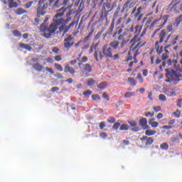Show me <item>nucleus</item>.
<instances>
[{
	"mask_svg": "<svg viewBox=\"0 0 182 182\" xmlns=\"http://www.w3.org/2000/svg\"><path fill=\"white\" fill-rule=\"evenodd\" d=\"M66 7H62L60 9L57 10V13L53 18V23H52L49 27L47 26L48 21H49L50 16L46 15L45 16V19L43 20V23L41 24L39 31L40 32H43L44 34H43V36L44 38H46L47 39H49L50 36H52V33H55L56 32V29H58V26H60V25H68L69 22H70V15H73V11L70 10L68 11L66 15L65 18L67 19L62 18V16L65 15V13L66 12Z\"/></svg>",
	"mask_w": 182,
	"mask_h": 182,
	"instance_id": "obj_1",
	"label": "nucleus"
},
{
	"mask_svg": "<svg viewBox=\"0 0 182 182\" xmlns=\"http://www.w3.org/2000/svg\"><path fill=\"white\" fill-rule=\"evenodd\" d=\"M159 41L155 42V48L158 55H161L164 50L166 55H170L169 48L177 44V41L180 38L178 36L167 35V30L163 29L159 34Z\"/></svg>",
	"mask_w": 182,
	"mask_h": 182,
	"instance_id": "obj_2",
	"label": "nucleus"
},
{
	"mask_svg": "<svg viewBox=\"0 0 182 182\" xmlns=\"http://www.w3.org/2000/svg\"><path fill=\"white\" fill-rule=\"evenodd\" d=\"M166 65H168V66H171V65H173L176 70L170 68L165 69V76L167 77L165 82L171 83L173 80H177V79H180V77H181L182 68H178V66H177V60L168 59L166 62Z\"/></svg>",
	"mask_w": 182,
	"mask_h": 182,
	"instance_id": "obj_3",
	"label": "nucleus"
},
{
	"mask_svg": "<svg viewBox=\"0 0 182 182\" xmlns=\"http://www.w3.org/2000/svg\"><path fill=\"white\" fill-rule=\"evenodd\" d=\"M120 49V42L117 41V40H114L111 41L109 44H105L102 46V55L105 58H110L113 59V60H117V59H120V55L117 54V51ZM114 53V54L113 55Z\"/></svg>",
	"mask_w": 182,
	"mask_h": 182,
	"instance_id": "obj_4",
	"label": "nucleus"
},
{
	"mask_svg": "<svg viewBox=\"0 0 182 182\" xmlns=\"http://www.w3.org/2000/svg\"><path fill=\"white\" fill-rule=\"evenodd\" d=\"M143 11H144V8L142 6H139L138 8L135 6L132 11L129 18H127L126 24L130 23L132 21H137V22H140L141 19H143V16H144V14H143Z\"/></svg>",
	"mask_w": 182,
	"mask_h": 182,
	"instance_id": "obj_5",
	"label": "nucleus"
},
{
	"mask_svg": "<svg viewBox=\"0 0 182 182\" xmlns=\"http://www.w3.org/2000/svg\"><path fill=\"white\" fill-rule=\"evenodd\" d=\"M146 43L147 42L144 41L142 43H138L136 44L132 43L131 45L129 53V55H133V59L135 63H137L139 62V60H137V56L140 55V52L139 51L140 48H143V46H146Z\"/></svg>",
	"mask_w": 182,
	"mask_h": 182,
	"instance_id": "obj_6",
	"label": "nucleus"
},
{
	"mask_svg": "<svg viewBox=\"0 0 182 182\" xmlns=\"http://www.w3.org/2000/svg\"><path fill=\"white\" fill-rule=\"evenodd\" d=\"M102 33H103V31H99L93 38V43L90 46V49H89V53L91 55V53L97 49V47L99 46L100 43V37L102 36ZM96 42V43H95Z\"/></svg>",
	"mask_w": 182,
	"mask_h": 182,
	"instance_id": "obj_7",
	"label": "nucleus"
},
{
	"mask_svg": "<svg viewBox=\"0 0 182 182\" xmlns=\"http://www.w3.org/2000/svg\"><path fill=\"white\" fill-rule=\"evenodd\" d=\"M83 68V70H81V77H89V76H90L89 73H92V70H93V68L89 63L84 64Z\"/></svg>",
	"mask_w": 182,
	"mask_h": 182,
	"instance_id": "obj_8",
	"label": "nucleus"
},
{
	"mask_svg": "<svg viewBox=\"0 0 182 182\" xmlns=\"http://www.w3.org/2000/svg\"><path fill=\"white\" fill-rule=\"evenodd\" d=\"M74 38L72 36V35H69L67 38L64 39V48L69 50L73 45H75V42L72 41H73Z\"/></svg>",
	"mask_w": 182,
	"mask_h": 182,
	"instance_id": "obj_9",
	"label": "nucleus"
},
{
	"mask_svg": "<svg viewBox=\"0 0 182 182\" xmlns=\"http://www.w3.org/2000/svg\"><path fill=\"white\" fill-rule=\"evenodd\" d=\"M125 36H126V32H124L117 38V39L118 40V42L119 41L121 42L120 48H123L127 44V41H126Z\"/></svg>",
	"mask_w": 182,
	"mask_h": 182,
	"instance_id": "obj_10",
	"label": "nucleus"
},
{
	"mask_svg": "<svg viewBox=\"0 0 182 182\" xmlns=\"http://www.w3.org/2000/svg\"><path fill=\"white\" fill-rule=\"evenodd\" d=\"M53 2H55V0H39L38 5L46 8V9H48V7L50 6Z\"/></svg>",
	"mask_w": 182,
	"mask_h": 182,
	"instance_id": "obj_11",
	"label": "nucleus"
},
{
	"mask_svg": "<svg viewBox=\"0 0 182 182\" xmlns=\"http://www.w3.org/2000/svg\"><path fill=\"white\" fill-rule=\"evenodd\" d=\"M45 9H46V8L38 4L36 16H45L46 14V11H45Z\"/></svg>",
	"mask_w": 182,
	"mask_h": 182,
	"instance_id": "obj_12",
	"label": "nucleus"
},
{
	"mask_svg": "<svg viewBox=\"0 0 182 182\" xmlns=\"http://www.w3.org/2000/svg\"><path fill=\"white\" fill-rule=\"evenodd\" d=\"M139 126L143 129V130H147L150 128L149 124H147V119L145 117H141L139 119Z\"/></svg>",
	"mask_w": 182,
	"mask_h": 182,
	"instance_id": "obj_13",
	"label": "nucleus"
},
{
	"mask_svg": "<svg viewBox=\"0 0 182 182\" xmlns=\"http://www.w3.org/2000/svg\"><path fill=\"white\" fill-rule=\"evenodd\" d=\"M93 33H95V28L92 27L88 34L83 38V43H86L92 41V38H93Z\"/></svg>",
	"mask_w": 182,
	"mask_h": 182,
	"instance_id": "obj_14",
	"label": "nucleus"
},
{
	"mask_svg": "<svg viewBox=\"0 0 182 182\" xmlns=\"http://www.w3.org/2000/svg\"><path fill=\"white\" fill-rule=\"evenodd\" d=\"M93 33H95V28L92 27L88 34L83 38V43H86L92 41V38H93Z\"/></svg>",
	"mask_w": 182,
	"mask_h": 182,
	"instance_id": "obj_15",
	"label": "nucleus"
},
{
	"mask_svg": "<svg viewBox=\"0 0 182 182\" xmlns=\"http://www.w3.org/2000/svg\"><path fill=\"white\" fill-rule=\"evenodd\" d=\"M4 5H9L10 9L18 8V3L15 2V0H3Z\"/></svg>",
	"mask_w": 182,
	"mask_h": 182,
	"instance_id": "obj_16",
	"label": "nucleus"
},
{
	"mask_svg": "<svg viewBox=\"0 0 182 182\" xmlns=\"http://www.w3.org/2000/svg\"><path fill=\"white\" fill-rule=\"evenodd\" d=\"M128 123L130 126V127H132L131 129L132 132H140V128H139V126H137V122L136 121H128Z\"/></svg>",
	"mask_w": 182,
	"mask_h": 182,
	"instance_id": "obj_17",
	"label": "nucleus"
},
{
	"mask_svg": "<svg viewBox=\"0 0 182 182\" xmlns=\"http://www.w3.org/2000/svg\"><path fill=\"white\" fill-rule=\"evenodd\" d=\"M93 52H94V58L96 62H99V56H100V60H102V59L105 58V54H102V51H99L97 50V49H96V50H94Z\"/></svg>",
	"mask_w": 182,
	"mask_h": 182,
	"instance_id": "obj_18",
	"label": "nucleus"
},
{
	"mask_svg": "<svg viewBox=\"0 0 182 182\" xmlns=\"http://www.w3.org/2000/svg\"><path fill=\"white\" fill-rule=\"evenodd\" d=\"M140 140L141 141L146 140V142L145 144V145L146 146H151V144L154 143V139H153V138L151 137H148L147 136H143L141 138H140Z\"/></svg>",
	"mask_w": 182,
	"mask_h": 182,
	"instance_id": "obj_19",
	"label": "nucleus"
},
{
	"mask_svg": "<svg viewBox=\"0 0 182 182\" xmlns=\"http://www.w3.org/2000/svg\"><path fill=\"white\" fill-rule=\"evenodd\" d=\"M64 73H70V75H75V73H76V71L75 70V68L70 67V65L68 64L64 68Z\"/></svg>",
	"mask_w": 182,
	"mask_h": 182,
	"instance_id": "obj_20",
	"label": "nucleus"
},
{
	"mask_svg": "<svg viewBox=\"0 0 182 182\" xmlns=\"http://www.w3.org/2000/svg\"><path fill=\"white\" fill-rule=\"evenodd\" d=\"M141 38L140 37V35L136 34L130 41V43L132 44L137 45V43H141Z\"/></svg>",
	"mask_w": 182,
	"mask_h": 182,
	"instance_id": "obj_21",
	"label": "nucleus"
},
{
	"mask_svg": "<svg viewBox=\"0 0 182 182\" xmlns=\"http://www.w3.org/2000/svg\"><path fill=\"white\" fill-rule=\"evenodd\" d=\"M132 2V0H127L123 5L121 12H129L130 11V7L129 4Z\"/></svg>",
	"mask_w": 182,
	"mask_h": 182,
	"instance_id": "obj_22",
	"label": "nucleus"
},
{
	"mask_svg": "<svg viewBox=\"0 0 182 182\" xmlns=\"http://www.w3.org/2000/svg\"><path fill=\"white\" fill-rule=\"evenodd\" d=\"M33 68L37 71V72H42L43 69H45V66H43L42 64L39 63H36L33 64Z\"/></svg>",
	"mask_w": 182,
	"mask_h": 182,
	"instance_id": "obj_23",
	"label": "nucleus"
},
{
	"mask_svg": "<svg viewBox=\"0 0 182 182\" xmlns=\"http://www.w3.org/2000/svg\"><path fill=\"white\" fill-rule=\"evenodd\" d=\"M114 29V18L112 21L109 28H108V31L106 34L104 35L105 38L107 36V35H112L113 33V31Z\"/></svg>",
	"mask_w": 182,
	"mask_h": 182,
	"instance_id": "obj_24",
	"label": "nucleus"
},
{
	"mask_svg": "<svg viewBox=\"0 0 182 182\" xmlns=\"http://www.w3.org/2000/svg\"><path fill=\"white\" fill-rule=\"evenodd\" d=\"M156 118H151L149 119V124L153 128L156 129V127H159V122L154 121Z\"/></svg>",
	"mask_w": 182,
	"mask_h": 182,
	"instance_id": "obj_25",
	"label": "nucleus"
},
{
	"mask_svg": "<svg viewBox=\"0 0 182 182\" xmlns=\"http://www.w3.org/2000/svg\"><path fill=\"white\" fill-rule=\"evenodd\" d=\"M123 32V28H120V27H117L116 28V31H114V33L112 34V38H114V39H116L117 38L119 37V36Z\"/></svg>",
	"mask_w": 182,
	"mask_h": 182,
	"instance_id": "obj_26",
	"label": "nucleus"
},
{
	"mask_svg": "<svg viewBox=\"0 0 182 182\" xmlns=\"http://www.w3.org/2000/svg\"><path fill=\"white\" fill-rule=\"evenodd\" d=\"M141 23H145V25H146V28H149V25H150V23H151V18H150L147 16L144 17Z\"/></svg>",
	"mask_w": 182,
	"mask_h": 182,
	"instance_id": "obj_27",
	"label": "nucleus"
},
{
	"mask_svg": "<svg viewBox=\"0 0 182 182\" xmlns=\"http://www.w3.org/2000/svg\"><path fill=\"white\" fill-rule=\"evenodd\" d=\"M141 29H143V26L136 25L134 27V34L135 35H140V33L141 32Z\"/></svg>",
	"mask_w": 182,
	"mask_h": 182,
	"instance_id": "obj_28",
	"label": "nucleus"
},
{
	"mask_svg": "<svg viewBox=\"0 0 182 182\" xmlns=\"http://www.w3.org/2000/svg\"><path fill=\"white\" fill-rule=\"evenodd\" d=\"M166 23H167V19H165L164 21V23H163L161 25L159 26V27H160L159 28H156V29L154 31V32L152 36H153V37L156 36V33H157V32H159L160 29L164 28V26L166 25Z\"/></svg>",
	"mask_w": 182,
	"mask_h": 182,
	"instance_id": "obj_29",
	"label": "nucleus"
},
{
	"mask_svg": "<svg viewBox=\"0 0 182 182\" xmlns=\"http://www.w3.org/2000/svg\"><path fill=\"white\" fill-rule=\"evenodd\" d=\"M100 90H105L107 87V82H102L97 85Z\"/></svg>",
	"mask_w": 182,
	"mask_h": 182,
	"instance_id": "obj_30",
	"label": "nucleus"
},
{
	"mask_svg": "<svg viewBox=\"0 0 182 182\" xmlns=\"http://www.w3.org/2000/svg\"><path fill=\"white\" fill-rule=\"evenodd\" d=\"M60 32H63V33H66L69 31V28L65 26V24H62L59 28Z\"/></svg>",
	"mask_w": 182,
	"mask_h": 182,
	"instance_id": "obj_31",
	"label": "nucleus"
},
{
	"mask_svg": "<svg viewBox=\"0 0 182 182\" xmlns=\"http://www.w3.org/2000/svg\"><path fill=\"white\" fill-rule=\"evenodd\" d=\"M63 5H69L66 9H70V8L73 6V3L71 1V0H63Z\"/></svg>",
	"mask_w": 182,
	"mask_h": 182,
	"instance_id": "obj_32",
	"label": "nucleus"
},
{
	"mask_svg": "<svg viewBox=\"0 0 182 182\" xmlns=\"http://www.w3.org/2000/svg\"><path fill=\"white\" fill-rule=\"evenodd\" d=\"M81 8V9H83L85 8V1L84 0H78L77 1H75V6H79Z\"/></svg>",
	"mask_w": 182,
	"mask_h": 182,
	"instance_id": "obj_33",
	"label": "nucleus"
},
{
	"mask_svg": "<svg viewBox=\"0 0 182 182\" xmlns=\"http://www.w3.org/2000/svg\"><path fill=\"white\" fill-rule=\"evenodd\" d=\"M61 1L62 0H57L53 5V9H56L59 8V6H62V5H63V3H61Z\"/></svg>",
	"mask_w": 182,
	"mask_h": 182,
	"instance_id": "obj_34",
	"label": "nucleus"
},
{
	"mask_svg": "<svg viewBox=\"0 0 182 182\" xmlns=\"http://www.w3.org/2000/svg\"><path fill=\"white\" fill-rule=\"evenodd\" d=\"M156 133V130H153V129H148L145 131L146 136H154Z\"/></svg>",
	"mask_w": 182,
	"mask_h": 182,
	"instance_id": "obj_35",
	"label": "nucleus"
},
{
	"mask_svg": "<svg viewBox=\"0 0 182 182\" xmlns=\"http://www.w3.org/2000/svg\"><path fill=\"white\" fill-rule=\"evenodd\" d=\"M19 46L23 49H26V50H32V47L28 44L20 43Z\"/></svg>",
	"mask_w": 182,
	"mask_h": 182,
	"instance_id": "obj_36",
	"label": "nucleus"
},
{
	"mask_svg": "<svg viewBox=\"0 0 182 182\" xmlns=\"http://www.w3.org/2000/svg\"><path fill=\"white\" fill-rule=\"evenodd\" d=\"M128 82L130 86H136V85H137V81L133 77H128Z\"/></svg>",
	"mask_w": 182,
	"mask_h": 182,
	"instance_id": "obj_37",
	"label": "nucleus"
},
{
	"mask_svg": "<svg viewBox=\"0 0 182 182\" xmlns=\"http://www.w3.org/2000/svg\"><path fill=\"white\" fill-rule=\"evenodd\" d=\"M96 85V80L90 78L87 80V86H95Z\"/></svg>",
	"mask_w": 182,
	"mask_h": 182,
	"instance_id": "obj_38",
	"label": "nucleus"
},
{
	"mask_svg": "<svg viewBox=\"0 0 182 182\" xmlns=\"http://www.w3.org/2000/svg\"><path fill=\"white\" fill-rule=\"evenodd\" d=\"M129 129H130V126H129L127 124H122L119 127V130L121 131L129 130Z\"/></svg>",
	"mask_w": 182,
	"mask_h": 182,
	"instance_id": "obj_39",
	"label": "nucleus"
},
{
	"mask_svg": "<svg viewBox=\"0 0 182 182\" xmlns=\"http://www.w3.org/2000/svg\"><path fill=\"white\" fill-rule=\"evenodd\" d=\"M42 21L43 20L42 19V18H41V16H36L34 19V23L35 25H39L41 22H42Z\"/></svg>",
	"mask_w": 182,
	"mask_h": 182,
	"instance_id": "obj_40",
	"label": "nucleus"
},
{
	"mask_svg": "<svg viewBox=\"0 0 182 182\" xmlns=\"http://www.w3.org/2000/svg\"><path fill=\"white\" fill-rule=\"evenodd\" d=\"M54 67L55 68L56 70H59V72H63V67L60 64L55 63Z\"/></svg>",
	"mask_w": 182,
	"mask_h": 182,
	"instance_id": "obj_41",
	"label": "nucleus"
},
{
	"mask_svg": "<svg viewBox=\"0 0 182 182\" xmlns=\"http://www.w3.org/2000/svg\"><path fill=\"white\" fill-rule=\"evenodd\" d=\"M161 19H163V17H161V16H160L159 18H155L151 23V26H154V25H157V23H159V22H160Z\"/></svg>",
	"mask_w": 182,
	"mask_h": 182,
	"instance_id": "obj_42",
	"label": "nucleus"
},
{
	"mask_svg": "<svg viewBox=\"0 0 182 182\" xmlns=\"http://www.w3.org/2000/svg\"><path fill=\"white\" fill-rule=\"evenodd\" d=\"M160 148L161 149V150H168V144L162 143L160 144Z\"/></svg>",
	"mask_w": 182,
	"mask_h": 182,
	"instance_id": "obj_43",
	"label": "nucleus"
},
{
	"mask_svg": "<svg viewBox=\"0 0 182 182\" xmlns=\"http://www.w3.org/2000/svg\"><path fill=\"white\" fill-rule=\"evenodd\" d=\"M12 33L14 36H16L17 38H21V36H22V33H21L20 31L18 30H14L12 31Z\"/></svg>",
	"mask_w": 182,
	"mask_h": 182,
	"instance_id": "obj_44",
	"label": "nucleus"
},
{
	"mask_svg": "<svg viewBox=\"0 0 182 182\" xmlns=\"http://www.w3.org/2000/svg\"><path fill=\"white\" fill-rule=\"evenodd\" d=\"M15 12H16V15H23V14L26 13V11L19 8V9H16Z\"/></svg>",
	"mask_w": 182,
	"mask_h": 182,
	"instance_id": "obj_45",
	"label": "nucleus"
},
{
	"mask_svg": "<svg viewBox=\"0 0 182 182\" xmlns=\"http://www.w3.org/2000/svg\"><path fill=\"white\" fill-rule=\"evenodd\" d=\"M107 123H110L111 124H113V123H116V118L113 117H110L107 119Z\"/></svg>",
	"mask_w": 182,
	"mask_h": 182,
	"instance_id": "obj_46",
	"label": "nucleus"
},
{
	"mask_svg": "<svg viewBox=\"0 0 182 182\" xmlns=\"http://www.w3.org/2000/svg\"><path fill=\"white\" fill-rule=\"evenodd\" d=\"M52 52L55 53V55H59V53H60V49H59L58 47H53Z\"/></svg>",
	"mask_w": 182,
	"mask_h": 182,
	"instance_id": "obj_47",
	"label": "nucleus"
},
{
	"mask_svg": "<svg viewBox=\"0 0 182 182\" xmlns=\"http://www.w3.org/2000/svg\"><path fill=\"white\" fill-rule=\"evenodd\" d=\"M120 6H118L114 14V18H116L119 16V14H120Z\"/></svg>",
	"mask_w": 182,
	"mask_h": 182,
	"instance_id": "obj_48",
	"label": "nucleus"
},
{
	"mask_svg": "<svg viewBox=\"0 0 182 182\" xmlns=\"http://www.w3.org/2000/svg\"><path fill=\"white\" fill-rule=\"evenodd\" d=\"M173 114L176 117V119H178L181 114V111L177 109L173 112Z\"/></svg>",
	"mask_w": 182,
	"mask_h": 182,
	"instance_id": "obj_49",
	"label": "nucleus"
},
{
	"mask_svg": "<svg viewBox=\"0 0 182 182\" xmlns=\"http://www.w3.org/2000/svg\"><path fill=\"white\" fill-rule=\"evenodd\" d=\"M130 60H133V54H129L128 52V55L127 58L124 60V62H129Z\"/></svg>",
	"mask_w": 182,
	"mask_h": 182,
	"instance_id": "obj_50",
	"label": "nucleus"
},
{
	"mask_svg": "<svg viewBox=\"0 0 182 182\" xmlns=\"http://www.w3.org/2000/svg\"><path fill=\"white\" fill-rule=\"evenodd\" d=\"M134 95V92H127L124 94V97L127 99H129L130 97H132Z\"/></svg>",
	"mask_w": 182,
	"mask_h": 182,
	"instance_id": "obj_51",
	"label": "nucleus"
},
{
	"mask_svg": "<svg viewBox=\"0 0 182 182\" xmlns=\"http://www.w3.org/2000/svg\"><path fill=\"white\" fill-rule=\"evenodd\" d=\"M136 79H138V80H139V83H141V85L143 83V82H144V80L143 79V77L141 76V74H140V73L137 74Z\"/></svg>",
	"mask_w": 182,
	"mask_h": 182,
	"instance_id": "obj_52",
	"label": "nucleus"
},
{
	"mask_svg": "<svg viewBox=\"0 0 182 182\" xmlns=\"http://www.w3.org/2000/svg\"><path fill=\"white\" fill-rule=\"evenodd\" d=\"M32 5H33V1H29L24 4V7L26 8V9H29V8L32 6Z\"/></svg>",
	"mask_w": 182,
	"mask_h": 182,
	"instance_id": "obj_53",
	"label": "nucleus"
},
{
	"mask_svg": "<svg viewBox=\"0 0 182 182\" xmlns=\"http://www.w3.org/2000/svg\"><path fill=\"white\" fill-rule=\"evenodd\" d=\"M119 127H120V123L119 122H115L112 126V129H114V130H118Z\"/></svg>",
	"mask_w": 182,
	"mask_h": 182,
	"instance_id": "obj_54",
	"label": "nucleus"
},
{
	"mask_svg": "<svg viewBox=\"0 0 182 182\" xmlns=\"http://www.w3.org/2000/svg\"><path fill=\"white\" fill-rule=\"evenodd\" d=\"M83 96H90V95H92V90H87L86 91H85L83 93H82Z\"/></svg>",
	"mask_w": 182,
	"mask_h": 182,
	"instance_id": "obj_55",
	"label": "nucleus"
},
{
	"mask_svg": "<svg viewBox=\"0 0 182 182\" xmlns=\"http://www.w3.org/2000/svg\"><path fill=\"white\" fill-rule=\"evenodd\" d=\"M153 109L156 113H159V112H161V107L160 106H156V107H153Z\"/></svg>",
	"mask_w": 182,
	"mask_h": 182,
	"instance_id": "obj_56",
	"label": "nucleus"
},
{
	"mask_svg": "<svg viewBox=\"0 0 182 182\" xmlns=\"http://www.w3.org/2000/svg\"><path fill=\"white\" fill-rule=\"evenodd\" d=\"M100 137H101V139H107V134L106 132L100 133Z\"/></svg>",
	"mask_w": 182,
	"mask_h": 182,
	"instance_id": "obj_57",
	"label": "nucleus"
},
{
	"mask_svg": "<svg viewBox=\"0 0 182 182\" xmlns=\"http://www.w3.org/2000/svg\"><path fill=\"white\" fill-rule=\"evenodd\" d=\"M91 97L92 100H100V97L97 95H93Z\"/></svg>",
	"mask_w": 182,
	"mask_h": 182,
	"instance_id": "obj_58",
	"label": "nucleus"
},
{
	"mask_svg": "<svg viewBox=\"0 0 182 182\" xmlns=\"http://www.w3.org/2000/svg\"><path fill=\"white\" fill-rule=\"evenodd\" d=\"M54 59L55 62H60V60H62V57L59 55H57L54 57Z\"/></svg>",
	"mask_w": 182,
	"mask_h": 182,
	"instance_id": "obj_59",
	"label": "nucleus"
},
{
	"mask_svg": "<svg viewBox=\"0 0 182 182\" xmlns=\"http://www.w3.org/2000/svg\"><path fill=\"white\" fill-rule=\"evenodd\" d=\"M147 28L146 27L145 28L143 29L142 32L140 34V37L143 38V36H144V35H146V32H147Z\"/></svg>",
	"mask_w": 182,
	"mask_h": 182,
	"instance_id": "obj_60",
	"label": "nucleus"
},
{
	"mask_svg": "<svg viewBox=\"0 0 182 182\" xmlns=\"http://www.w3.org/2000/svg\"><path fill=\"white\" fill-rule=\"evenodd\" d=\"M145 117H149L150 116V117H153L154 116V112H146L144 114Z\"/></svg>",
	"mask_w": 182,
	"mask_h": 182,
	"instance_id": "obj_61",
	"label": "nucleus"
},
{
	"mask_svg": "<svg viewBox=\"0 0 182 182\" xmlns=\"http://www.w3.org/2000/svg\"><path fill=\"white\" fill-rule=\"evenodd\" d=\"M161 59L162 60H166V59H168V54H166V53H163Z\"/></svg>",
	"mask_w": 182,
	"mask_h": 182,
	"instance_id": "obj_62",
	"label": "nucleus"
},
{
	"mask_svg": "<svg viewBox=\"0 0 182 182\" xmlns=\"http://www.w3.org/2000/svg\"><path fill=\"white\" fill-rule=\"evenodd\" d=\"M88 60V58L87 56H83L81 60H80V62L81 63H86V62H87Z\"/></svg>",
	"mask_w": 182,
	"mask_h": 182,
	"instance_id": "obj_63",
	"label": "nucleus"
},
{
	"mask_svg": "<svg viewBox=\"0 0 182 182\" xmlns=\"http://www.w3.org/2000/svg\"><path fill=\"white\" fill-rule=\"evenodd\" d=\"M159 100H162V102H166V95L163 94L159 95Z\"/></svg>",
	"mask_w": 182,
	"mask_h": 182,
	"instance_id": "obj_64",
	"label": "nucleus"
}]
</instances>
